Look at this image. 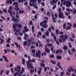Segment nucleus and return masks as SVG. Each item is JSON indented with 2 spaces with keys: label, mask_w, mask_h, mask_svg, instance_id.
<instances>
[{
  "label": "nucleus",
  "mask_w": 76,
  "mask_h": 76,
  "mask_svg": "<svg viewBox=\"0 0 76 76\" xmlns=\"http://www.w3.org/2000/svg\"><path fill=\"white\" fill-rule=\"evenodd\" d=\"M33 62V63H35V60L34 59H33L32 60L31 59H29L28 61L27 62V66L28 67V69H32L34 68L33 66V65L32 64V63L31 62L29 64L30 62Z\"/></svg>",
  "instance_id": "nucleus-1"
},
{
  "label": "nucleus",
  "mask_w": 76,
  "mask_h": 76,
  "mask_svg": "<svg viewBox=\"0 0 76 76\" xmlns=\"http://www.w3.org/2000/svg\"><path fill=\"white\" fill-rule=\"evenodd\" d=\"M17 26H18V28H19V24L18 23H14L12 26V27L14 31L17 32L19 34V29H16L17 28Z\"/></svg>",
  "instance_id": "nucleus-2"
},
{
  "label": "nucleus",
  "mask_w": 76,
  "mask_h": 76,
  "mask_svg": "<svg viewBox=\"0 0 76 76\" xmlns=\"http://www.w3.org/2000/svg\"><path fill=\"white\" fill-rule=\"evenodd\" d=\"M58 16L60 19H64V14L62 12H59Z\"/></svg>",
  "instance_id": "nucleus-3"
},
{
  "label": "nucleus",
  "mask_w": 76,
  "mask_h": 76,
  "mask_svg": "<svg viewBox=\"0 0 76 76\" xmlns=\"http://www.w3.org/2000/svg\"><path fill=\"white\" fill-rule=\"evenodd\" d=\"M38 52H36V57H39V58H41V52L39 50H38Z\"/></svg>",
  "instance_id": "nucleus-4"
},
{
  "label": "nucleus",
  "mask_w": 76,
  "mask_h": 76,
  "mask_svg": "<svg viewBox=\"0 0 76 76\" xmlns=\"http://www.w3.org/2000/svg\"><path fill=\"white\" fill-rule=\"evenodd\" d=\"M66 10L68 12H72V13L73 14H76V10L75 8L74 9V11H73L72 10H70L69 8H66Z\"/></svg>",
  "instance_id": "nucleus-5"
},
{
  "label": "nucleus",
  "mask_w": 76,
  "mask_h": 76,
  "mask_svg": "<svg viewBox=\"0 0 76 76\" xmlns=\"http://www.w3.org/2000/svg\"><path fill=\"white\" fill-rule=\"evenodd\" d=\"M27 28H28L27 26H25L24 28V30H23L22 31V32L24 34H26L25 33V32H28V31H29V29L28 28L27 29Z\"/></svg>",
  "instance_id": "nucleus-6"
},
{
  "label": "nucleus",
  "mask_w": 76,
  "mask_h": 76,
  "mask_svg": "<svg viewBox=\"0 0 76 76\" xmlns=\"http://www.w3.org/2000/svg\"><path fill=\"white\" fill-rule=\"evenodd\" d=\"M12 20L15 22H18L19 20L18 18H15V17L13 16L12 18Z\"/></svg>",
  "instance_id": "nucleus-7"
},
{
  "label": "nucleus",
  "mask_w": 76,
  "mask_h": 76,
  "mask_svg": "<svg viewBox=\"0 0 76 76\" xmlns=\"http://www.w3.org/2000/svg\"><path fill=\"white\" fill-rule=\"evenodd\" d=\"M72 5V4L70 1H66V6L67 7H70Z\"/></svg>",
  "instance_id": "nucleus-8"
},
{
  "label": "nucleus",
  "mask_w": 76,
  "mask_h": 76,
  "mask_svg": "<svg viewBox=\"0 0 76 76\" xmlns=\"http://www.w3.org/2000/svg\"><path fill=\"white\" fill-rule=\"evenodd\" d=\"M2 58H4V60H5V61H6V62H9V59H7V57L5 56L4 55H3L2 56Z\"/></svg>",
  "instance_id": "nucleus-9"
},
{
  "label": "nucleus",
  "mask_w": 76,
  "mask_h": 76,
  "mask_svg": "<svg viewBox=\"0 0 76 76\" xmlns=\"http://www.w3.org/2000/svg\"><path fill=\"white\" fill-rule=\"evenodd\" d=\"M47 22H48V21L47 20H44L43 22L40 23V25L41 26H43L44 23H47Z\"/></svg>",
  "instance_id": "nucleus-10"
},
{
  "label": "nucleus",
  "mask_w": 76,
  "mask_h": 76,
  "mask_svg": "<svg viewBox=\"0 0 76 76\" xmlns=\"http://www.w3.org/2000/svg\"><path fill=\"white\" fill-rule=\"evenodd\" d=\"M51 15L52 16V19L53 20V22L54 23H56V20L55 19H56V18L55 17H54V14H51Z\"/></svg>",
  "instance_id": "nucleus-11"
},
{
  "label": "nucleus",
  "mask_w": 76,
  "mask_h": 76,
  "mask_svg": "<svg viewBox=\"0 0 76 76\" xmlns=\"http://www.w3.org/2000/svg\"><path fill=\"white\" fill-rule=\"evenodd\" d=\"M51 35L52 36H53V37H54L53 38L54 39L55 41H56L57 40L56 39L57 38V37H56V36H55V34L53 33H51Z\"/></svg>",
  "instance_id": "nucleus-12"
},
{
  "label": "nucleus",
  "mask_w": 76,
  "mask_h": 76,
  "mask_svg": "<svg viewBox=\"0 0 76 76\" xmlns=\"http://www.w3.org/2000/svg\"><path fill=\"white\" fill-rule=\"evenodd\" d=\"M15 71H17L19 72V65L17 67H15L14 68Z\"/></svg>",
  "instance_id": "nucleus-13"
},
{
  "label": "nucleus",
  "mask_w": 76,
  "mask_h": 76,
  "mask_svg": "<svg viewBox=\"0 0 76 76\" xmlns=\"http://www.w3.org/2000/svg\"><path fill=\"white\" fill-rule=\"evenodd\" d=\"M32 39H33V40H35V39L33 37H31L30 39H27V41H28V42H32Z\"/></svg>",
  "instance_id": "nucleus-14"
},
{
  "label": "nucleus",
  "mask_w": 76,
  "mask_h": 76,
  "mask_svg": "<svg viewBox=\"0 0 76 76\" xmlns=\"http://www.w3.org/2000/svg\"><path fill=\"white\" fill-rule=\"evenodd\" d=\"M42 27H43V28H47V23H44Z\"/></svg>",
  "instance_id": "nucleus-15"
},
{
  "label": "nucleus",
  "mask_w": 76,
  "mask_h": 76,
  "mask_svg": "<svg viewBox=\"0 0 76 76\" xmlns=\"http://www.w3.org/2000/svg\"><path fill=\"white\" fill-rule=\"evenodd\" d=\"M56 59L57 60H61L62 57L61 56H56Z\"/></svg>",
  "instance_id": "nucleus-16"
},
{
  "label": "nucleus",
  "mask_w": 76,
  "mask_h": 76,
  "mask_svg": "<svg viewBox=\"0 0 76 76\" xmlns=\"http://www.w3.org/2000/svg\"><path fill=\"white\" fill-rule=\"evenodd\" d=\"M45 51H46L47 52V53H50V50L48 49L47 48H46L45 49Z\"/></svg>",
  "instance_id": "nucleus-17"
},
{
  "label": "nucleus",
  "mask_w": 76,
  "mask_h": 76,
  "mask_svg": "<svg viewBox=\"0 0 76 76\" xmlns=\"http://www.w3.org/2000/svg\"><path fill=\"white\" fill-rule=\"evenodd\" d=\"M32 6H34L35 5V3H36L37 2V0H32Z\"/></svg>",
  "instance_id": "nucleus-18"
},
{
  "label": "nucleus",
  "mask_w": 76,
  "mask_h": 76,
  "mask_svg": "<svg viewBox=\"0 0 76 76\" xmlns=\"http://www.w3.org/2000/svg\"><path fill=\"white\" fill-rule=\"evenodd\" d=\"M24 35H25V37L24 38V39H25V40H26V39H27V37H28V34H25Z\"/></svg>",
  "instance_id": "nucleus-19"
},
{
  "label": "nucleus",
  "mask_w": 76,
  "mask_h": 76,
  "mask_svg": "<svg viewBox=\"0 0 76 76\" xmlns=\"http://www.w3.org/2000/svg\"><path fill=\"white\" fill-rule=\"evenodd\" d=\"M12 6L10 7L9 10H8V12H12Z\"/></svg>",
  "instance_id": "nucleus-20"
},
{
  "label": "nucleus",
  "mask_w": 76,
  "mask_h": 76,
  "mask_svg": "<svg viewBox=\"0 0 76 76\" xmlns=\"http://www.w3.org/2000/svg\"><path fill=\"white\" fill-rule=\"evenodd\" d=\"M63 37H64V35H61L60 36L61 38H62V40L63 41H65L66 39L64 38H63Z\"/></svg>",
  "instance_id": "nucleus-21"
},
{
  "label": "nucleus",
  "mask_w": 76,
  "mask_h": 76,
  "mask_svg": "<svg viewBox=\"0 0 76 76\" xmlns=\"http://www.w3.org/2000/svg\"><path fill=\"white\" fill-rule=\"evenodd\" d=\"M50 63H51L53 64H56V61H53V60H51L50 61Z\"/></svg>",
  "instance_id": "nucleus-22"
},
{
  "label": "nucleus",
  "mask_w": 76,
  "mask_h": 76,
  "mask_svg": "<svg viewBox=\"0 0 76 76\" xmlns=\"http://www.w3.org/2000/svg\"><path fill=\"white\" fill-rule=\"evenodd\" d=\"M37 3L36 2L35 3L34 5H32V6H34L35 9H38V7L37 6Z\"/></svg>",
  "instance_id": "nucleus-23"
},
{
  "label": "nucleus",
  "mask_w": 76,
  "mask_h": 76,
  "mask_svg": "<svg viewBox=\"0 0 76 76\" xmlns=\"http://www.w3.org/2000/svg\"><path fill=\"white\" fill-rule=\"evenodd\" d=\"M71 29V27H70L69 26H67V27L66 28V29L67 31H68V30H69V29Z\"/></svg>",
  "instance_id": "nucleus-24"
},
{
  "label": "nucleus",
  "mask_w": 76,
  "mask_h": 76,
  "mask_svg": "<svg viewBox=\"0 0 76 76\" xmlns=\"http://www.w3.org/2000/svg\"><path fill=\"white\" fill-rule=\"evenodd\" d=\"M22 63L23 65H25V60L24 59H22Z\"/></svg>",
  "instance_id": "nucleus-25"
},
{
  "label": "nucleus",
  "mask_w": 76,
  "mask_h": 76,
  "mask_svg": "<svg viewBox=\"0 0 76 76\" xmlns=\"http://www.w3.org/2000/svg\"><path fill=\"white\" fill-rule=\"evenodd\" d=\"M50 33L48 32V31H46V33H45V34L46 35V36H47L48 37H49V34Z\"/></svg>",
  "instance_id": "nucleus-26"
},
{
  "label": "nucleus",
  "mask_w": 76,
  "mask_h": 76,
  "mask_svg": "<svg viewBox=\"0 0 76 76\" xmlns=\"http://www.w3.org/2000/svg\"><path fill=\"white\" fill-rule=\"evenodd\" d=\"M69 69L71 70V72H73L74 71V69H73V67L72 66H70L69 67Z\"/></svg>",
  "instance_id": "nucleus-27"
},
{
  "label": "nucleus",
  "mask_w": 76,
  "mask_h": 76,
  "mask_svg": "<svg viewBox=\"0 0 76 76\" xmlns=\"http://www.w3.org/2000/svg\"><path fill=\"white\" fill-rule=\"evenodd\" d=\"M58 50L59 51V53H60V54H61V53H63V50H61V49H59Z\"/></svg>",
  "instance_id": "nucleus-28"
},
{
  "label": "nucleus",
  "mask_w": 76,
  "mask_h": 76,
  "mask_svg": "<svg viewBox=\"0 0 76 76\" xmlns=\"http://www.w3.org/2000/svg\"><path fill=\"white\" fill-rule=\"evenodd\" d=\"M38 42L39 43V47L40 46H41V47L42 48L43 47V46H42V44H41V42H40V41L38 40Z\"/></svg>",
  "instance_id": "nucleus-29"
},
{
  "label": "nucleus",
  "mask_w": 76,
  "mask_h": 76,
  "mask_svg": "<svg viewBox=\"0 0 76 76\" xmlns=\"http://www.w3.org/2000/svg\"><path fill=\"white\" fill-rule=\"evenodd\" d=\"M23 44L24 45V47H25L26 45H27V41H26L24 42Z\"/></svg>",
  "instance_id": "nucleus-30"
},
{
  "label": "nucleus",
  "mask_w": 76,
  "mask_h": 76,
  "mask_svg": "<svg viewBox=\"0 0 76 76\" xmlns=\"http://www.w3.org/2000/svg\"><path fill=\"white\" fill-rule=\"evenodd\" d=\"M66 23H65L63 25V28L64 29H65L66 28Z\"/></svg>",
  "instance_id": "nucleus-31"
},
{
  "label": "nucleus",
  "mask_w": 76,
  "mask_h": 76,
  "mask_svg": "<svg viewBox=\"0 0 76 76\" xmlns=\"http://www.w3.org/2000/svg\"><path fill=\"white\" fill-rule=\"evenodd\" d=\"M24 13V11L23 10H19V13H20V14H23Z\"/></svg>",
  "instance_id": "nucleus-32"
},
{
  "label": "nucleus",
  "mask_w": 76,
  "mask_h": 76,
  "mask_svg": "<svg viewBox=\"0 0 76 76\" xmlns=\"http://www.w3.org/2000/svg\"><path fill=\"white\" fill-rule=\"evenodd\" d=\"M64 50H67L68 49V48H67V46H64L63 47Z\"/></svg>",
  "instance_id": "nucleus-33"
},
{
  "label": "nucleus",
  "mask_w": 76,
  "mask_h": 76,
  "mask_svg": "<svg viewBox=\"0 0 76 76\" xmlns=\"http://www.w3.org/2000/svg\"><path fill=\"white\" fill-rule=\"evenodd\" d=\"M18 4V2H15L13 3V5L15 6V5H17Z\"/></svg>",
  "instance_id": "nucleus-34"
},
{
  "label": "nucleus",
  "mask_w": 76,
  "mask_h": 76,
  "mask_svg": "<svg viewBox=\"0 0 76 76\" xmlns=\"http://www.w3.org/2000/svg\"><path fill=\"white\" fill-rule=\"evenodd\" d=\"M30 74H33V72H34V70H32L31 69H30Z\"/></svg>",
  "instance_id": "nucleus-35"
},
{
  "label": "nucleus",
  "mask_w": 76,
  "mask_h": 76,
  "mask_svg": "<svg viewBox=\"0 0 76 76\" xmlns=\"http://www.w3.org/2000/svg\"><path fill=\"white\" fill-rule=\"evenodd\" d=\"M0 40L1 41L0 44H2V43H3V42H4V40L1 39V37L0 38Z\"/></svg>",
  "instance_id": "nucleus-36"
},
{
  "label": "nucleus",
  "mask_w": 76,
  "mask_h": 76,
  "mask_svg": "<svg viewBox=\"0 0 76 76\" xmlns=\"http://www.w3.org/2000/svg\"><path fill=\"white\" fill-rule=\"evenodd\" d=\"M14 44L15 45H16L17 48H18V47H19V45H18V43L17 42H15Z\"/></svg>",
  "instance_id": "nucleus-37"
},
{
  "label": "nucleus",
  "mask_w": 76,
  "mask_h": 76,
  "mask_svg": "<svg viewBox=\"0 0 76 76\" xmlns=\"http://www.w3.org/2000/svg\"><path fill=\"white\" fill-rule=\"evenodd\" d=\"M59 32V31H58V29H57L56 31V33L57 35H58Z\"/></svg>",
  "instance_id": "nucleus-38"
},
{
  "label": "nucleus",
  "mask_w": 76,
  "mask_h": 76,
  "mask_svg": "<svg viewBox=\"0 0 76 76\" xmlns=\"http://www.w3.org/2000/svg\"><path fill=\"white\" fill-rule=\"evenodd\" d=\"M33 0H30V2L29 3V5L31 6H32V2Z\"/></svg>",
  "instance_id": "nucleus-39"
},
{
  "label": "nucleus",
  "mask_w": 76,
  "mask_h": 76,
  "mask_svg": "<svg viewBox=\"0 0 76 76\" xmlns=\"http://www.w3.org/2000/svg\"><path fill=\"white\" fill-rule=\"evenodd\" d=\"M47 45L49 47H52L53 46V44H47Z\"/></svg>",
  "instance_id": "nucleus-40"
},
{
  "label": "nucleus",
  "mask_w": 76,
  "mask_h": 76,
  "mask_svg": "<svg viewBox=\"0 0 76 76\" xmlns=\"http://www.w3.org/2000/svg\"><path fill=\"white\" fill-rule=\"evenodd\" d=\"M37 34L39 35V36H41L42 35V33H41V32H38Z\"/></svg>",
  "instance_id": "nucleus-41"
},
{
  "label": "nucleus",
  "mask_w": 76,
  "mask_h": 76,
  "mask_svg": "<svg viewBox=\"0 0 76 76\" xmlns=\"http://www.w3.org/2000/svg\"><path fill=\"white\" fill-rule=\"evenodd\" d=\"M40 65L41 66H42L43 67H44L45 66V64H43L42 63H41Z\"/></svg>",
  "instance_id": "nucleus-42"
},
{
  "label": "nucleus",
  "mask_w": 76,
  "mask_h": 76,
  "mask_svg": "<svg viewBox=\"0 0 76 76\" xmlns=\"http://www.w3.org/2000/svg\"><path fill=\"white\" fill-rule=\"evenodd\" d=\"M9 71L7 70L6 72V75H9Z\"/></svg>",
  "instance_id": "nucleus-43"
},
{
  "label": "nucleus",
  "mask_w": 76,
  "mask_h": 76,
  "mask_svg": "<svg viewBox=\"0 0 76 76\" xmlns=\"http://www.w3.org/2000/svg\"><path fill=\"white\" fill-rule=\"evenodd\" d=\"M46 42H50V39H46Z\"/></svg>",
  "instance_id": "nucleus-44"
},
{
  "label": "nucleus",
  "mask_w": 76,
  "mask_h": 76,
  "mask_svg": "<svg viewBox=\"0 0 76 76\" xmlns=\"http://www.w3.org/2000/svg\"><path fill=\"white\" fill-rule=\"evenodd\" d=\"M55 8H56V4L54 5V6L53 7V10H54Z\"/></svg>",
  "instance_id": "nucleus-45"
},
{
  "label": "nucleus",
  "mask_w": 76,
  "mask_h": 76,
  "mask_svg": "<svg viewBox=\"0 0 76 76\" xmlns=\"http://www.w3.org/2000/svg\"><path fill=\"white\" fill-rule=\"evenodd\" d=\"M3 12L4 13H7V9H5L3 10Z\"/></svg>",
  "instance_id": "nucleus-46"
},
{
  "label": "nucleus",
  "mask_w": 76,
  "mask_h": 76,
  "mask_svg": "<svg viewBox=\"0 0 76 76\" xmlns=\"http://www.w3.org/2000/svg\"><path fill=\"white\" fill-rule=\"evenodd\" d=\"M54 55L53 54H52V55L50 56V57L51 58H54Z\"/></svg>",
  "instance_id": "nucleus-47"
},
{
  "label": "nucleus",
  "mask_w": 76,
  "mask_h": 76,
  "mask_svg": "<svg viewBox=\"0 0 76 76\" xmlns=\"http://www.w3.org/2000/svg\"><path fill=\"white\" fill-rule=\"evenodd\" d=\"M31 28L32 29V32H34V27L33 26H32Z\"/></svg>",
  "instance_id": "nucleus-48"
},
{
  "label": "nucleus",
  "mask_w": 76,
  "mask_h": 76,
  "mask_svg": "<svg viewBox=\"0 0 76 76\" xmlns=\"http://www.w3.org/2000/svg\"><path fill=\"white\" fill-rule=\"evenodd\" d=\"M19 73V72H17L15 73L14 74V76H17V75Z\"/></svg>",
  "instance_id": "nucleus-49"
},
{
  "label": "nucleus",
  "mask_w": 76,
  "mask_h": 76,
  "mask_svg": "<svg viewBox=\"0 0 76 76\" xmlns=\"http://www.w3.org/2000/svg\"><path fill=\"white\" fill-rule=\"evenodd\" d=\"M10 40H11L10 38H9L8 39V40H7V42L8 43H9V42H10Z\"/></svg>",
  "instance_id": "nucleus-50"
},
{
  "label": "nucleus",
  "mask_w": 76,
  "mask_h": 76,
  "mask_svg": "<svg viewBox=\"0 0 76 76\" xmlns=\"http://www.w3.org/2000/svg\"><path fill=\"white\" fill-rule=\"evenodd\" d=\"M64 38L66 39H67V38H68V36L67 35H65L64 36Z\"/></svg>",
  "instance_id": "nucleus-51"
},
{
  "label": "nucleus",
  "mask_w": 76,
  "mask_h": 76,
  "mask_svg": "<svg viewBox=\"0 0 76 76\" xmlns=\"http://www.w3.org/2000/svg\"><path fill=\"white\" fill-rule=\"evenodd\" d=\"M67 25H69L70 27H72V24H71V23H67Z\"/></svg>",
  "instance_id": "nucleus-52"
},
{
  "label": "nucleus",
  "mask_w": 76,
  "mask_h": 76,
  "mask_svg": "<svg viewBox=\"0 0 76 76\" xmlns=\"http://www.w3.org/2000/svg\"><path fill=\"white\" fill-rule=\"evenodd\" d=\"M61 8H59L58 9V11L59 12H61Z\"/></svg>",
  "instance_id": "nucleus-53"
},
{
  "label": "nucleus",
  "mask_w": 76,
  "mask_h": 76,
  "mask_svg": "<svg viewBox=\"0 0 76 76\" xmlns=\"http://www.w3.org/2000/svg\"><path fill=\"white\" fill-rule=\"evenodd\" d=\"M3 70H2L0 73V75H3Z\"/></svg>",
  "instance_id": "nucleus-54"
},
{
  "label": "nucleus",
  "mask_w": 76,
  "mask_h": 76,
  "mask_svg": "<svg viewBox=\"0 0 76 76\" xmlns=\"http://www.w3.org/2000/svg\"><path fill=\"white\" fill-rule=\"evenodd\" d=\"M38 16V14H37L34 16V18L35 19L37 18V17Z\"/></svg>",
  "instance_id": "nucleus-55"
},
{
  "label": "nucleus",
  "mask_w": 76,
  "mask_h": 76,
  "mask_svg": "<svg viewBox=\"0 0 76 76\" xmlns=\"http://www.w3.org/2000/svg\"><path fill=\"white\" fill-rule=\"evenodd\" d=\"M52 0V1H53V3H56V1H58V0H56V1H55V0Z\"/></svg>",
  "instance_id": "nucleus-56"
},
{
  "label": "nucleus",
  "mask_w": 76,
  "mask_h": 76,
  "mask_svg": "<svg viewBox=\"0 0 76 76\" xmlns=\"http://www.w3.org/2000/svg\"><path fill=\"white\" fill-rule=\"evenodd\" d=\"M31 52L32 53H35V50L34 49V50H31Z\"/></svg>",
  "instance_id": "nucleus-57"
},
{
  "label": "nucleus",
  "mask_w": 76,
  "mask_h": 76,
  "mask_svg": "<svg viewBox=\"0 0 76 76\" xmlns=\"http://www.w3.org/2000/svg\"><path fill=\"white\" fill-rule=\"evenodd\" d=\"M37 72L39 75H40V73H41V71L39 70V71H38Z\"/></svg>",
  "instance_id": "nucleus-58"
},
{
  "label": "nucleus",
  "mask_w": 76,
  "mask_h": 76,
  "mask_svg": "<svg viewBox=\"0 0 76 76\" xmlns=\"http://www.w3.org/2000/svg\"><path fill=\"white\" fill-rule=\"evenodd\" d=\"M10 14V16L12 17V13H13L12 12H8Z\"/></svg>",
  "instance_id": "nucleus-59"
},
{
  "label": "nucleus",
  "mask_w": 76,
  "mask_h": 76,
  "mask_svg": "<svg viewBox=\"0 0 76 76\" xmlns=\"http://www.w3.org/2000/svg\"><path fill=\"white\" fill-rule=\"evenodd\" d=\"M64 75V72H61V76H64L63 75Z\"/></svg>",
  "instance_id": "nucleus-60"
},
{
  "label": "nucleus",
  "mask_w": 76,
  "mask_h": 76,
  "mask_svg": "<svg viewBox=\"0 0 76 76\" xmlns=\"http://www.w3.org/2000/svg\"><path fill=\"white\" fill-rule=\"evenodd\" d=\"M14 10H16L17 11H19V8H14Z\"/></svg>",
  "instance_id": "nucleus-61"
},
{
  "label": "nucleus",
  "mask_w": 76,
  "mask_h": 76,
  "mask_svg": "<svg viewBox=\"0 0 76 76\" xmlns=\"http://www.w3.org/2000/svg\"><path fill=\"white\" fill-rule=\"evenodd\" d=\"M11 70L12 73H14V71H13V70L12 68L11 69Z\"/></svg>",
  "instance_id": "nucleus-62"
},
{
  "label": "nucleus",
  "mask_w": 76,
  "mask_h": 76,
  "mask_svg": "<svg viewBox=\"0 0 76 76\" xmlns=\"http://www.w3.org/2000/svg\"><path fill=\"white\" fill-rule=\"evenodd\" d=\"M24 5L26 6H27V5H28V2H24Z\"/></svg>",
  "instance_id": "nucleus-63"
},
{
  "label": "nucleus",
  "mask_w": 76,
  "mask_h": 76,
  "mask_svg": "<svg viewBox=\"0 0 76 76\" xmlns=\"http://www.w3.org/2000/svg\"><path fill=\"white\" fill-rule=\"evenodd\" d=\"M47 16H50V12H47Z\"/></svg>",
  "instance_id": "nucleus-64"
}]
</instances>
